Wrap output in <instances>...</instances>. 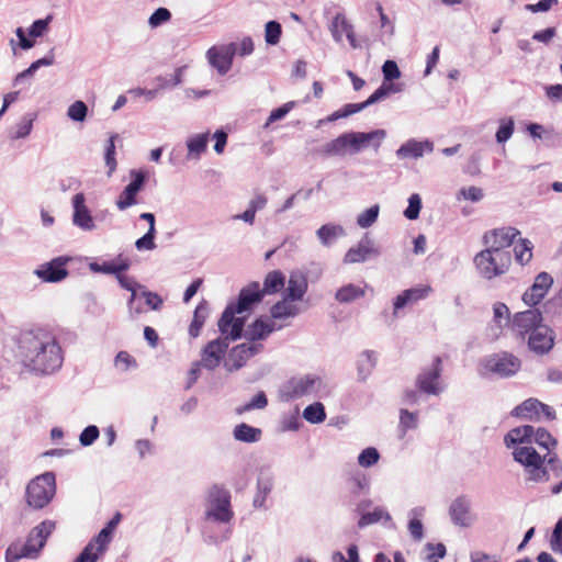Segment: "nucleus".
Wrapping results in <instances>:
<instances>
[{
  "label": "nucleus",
  "instance_id": "obj_53",
  "mask_svg": "<svg viewBox=\"0 0 562 562\" xmlns=\"http://www.w3.org/2000/svg\"><path fill=\"white\" fill-rule=\"evenodd\" d=\"M531 249V241L521 239V243L515 247L516 260L521 265L529 262L532 257Z\"/></svg>",
  "mask_w": 562,
  "mask_h": 562
},
{
  "label": "nucleus",
  "instance_id": "obj_55",
  "mask_svg": "<svg viewBox=\"0 0 562 562\" xmlns=\"http://www.w3.org/2000/svg\"><path fill=\"white\" fill-rule=\"evenodd\" d=\"M400 429L405 434L409 429L417 427V415L405 408L400 409Z\"/></svg>",
  "mask_w": 562,
  "mask_h": 562
},
{
  "label": "nucleus",
  "instance_id": "obj_59",
  "mask_svg": "<svg viewBox=\"0 0 562 562\" xmlns=\"http://www.w3.org/2000/svg\"><path fill=\"white\" fill-rule=\"evenodd\" d=\"M426 550L428 551L426 557L427 562H438L447 553L446 546L443 543H427Z\"/></svg>",
  "mask_w": 562,
  "mask_h": 562
},
{
  "label": "nucleus",
  "instance_id": "obj_23",
  "mask_svg": "<svg viewBox=\"0 0 562 562\" xmlns=\"http://www.w3.org/2000/svg\"><path fill=\"white\" fill-rule=\"evenodd\" d=\"M66 260L63 258H55L50 262L42 265L35 273L38 278L46 282H59L68 276L65 268Z\"/></svg>",
  "mask_w": 562,
  "mask_h": 562
},
{
  "label": "nucleus",
  "instance_id": "obj_11",
  "mask_svg": "<svg viewBox=\"0 0 562 562\" xmlns=\"http://www.w3.org/2000/svg\"><path fill=\"white\" fill-rule=\"evenodd\" d=\"M236 52L237 46L235 43L220 46L214 45L207 49L206 58L209 64L216 69L221 76H224L231 70Z\"/></svg>",
  "mask_w": 562,
  "mask_h": 562
},
{
  "label": "nucleus",
  "instance_id": "obj_58",
  "mask_svg": "<svg viewBox=\"0 0 562 562\" xmlns=\"http://www.w3.org/2000/svg\"><path fill=\"white\" fill-rule=\"evenodd\" d=\"M114 136H111L106 143L105 153H104V160L105 165L109 168L108 175L110 176L116 168V160H115V144H114Z\"/></svg>",
  "mask_w": 562,
  "mask_h": 562
},
{
  "label": "nucleus",
  "instance_id": "obj_64",
  "mask_svg": "<svg viewBox=\"0 0 562 562\" xmlns=\"http://www.w3.org/2000/svg\"><path fill=\"white\" fill-rule=\"evenodd\" d=\"M115 367L121 371H126L131 367L136 368V360L126 351H120L115 358Z\"/></svg>",
  "mask_w": 562,
  "mask_h": 562
},
{
  "label": "nucleus",
  "instance_id": "obj_56",
  "mask_svg": "<svg viewBox=\"0 0 562 562\" xmlns=\"http://www.w3.org/2000/svg\"><path fill=\"white\" fill-rule=\"evenodd\" d=\"M111 536L112 533L109 532L108 529L103 528L99 535L90 541L93 543L92 553H95L97 555L102 553L111 541Z\"/></svg>",
  "mask_w": 562,
  "mask_h": 562
},
{
  "label": "nucleus",
  "instance_id": "obj_57",
  "mask_svg": "<svg viewBox=\"0 0 562 562\" xmlns=\"http://www.w3.org/2000/svg\"><path fill=\"white\" fill-rule=\"evenodd\" d=\"M380 454L373 447L366 448L358 457L361 467L369 468L379 461Z\"/></svg>",
  "mask_w": 562,
  "mask_h": 562
},
{
  "label": "nucleus",
  "instance_id": "obj_54",
  "mask_svg": "<svg viewBox=\"0 0 562 562\" xmlns=\"http://www.w3.org/2000/svg\"><path fill=\"white\" fill-rule=\"evenodd\" d=\"M422 210V199L418 193H413L408 198V206L404 211V216L408 220H417Z\"/></svg>",
  "mask_w": 562,
  "mask_h": 562
},
{
  "label": "nucleus",
  "instance_id": "obj_18",
  "mask_svg": "<svg viewBox=\"0 0 562 562\" xmlns=\"http://www.w3.org/2000/svg\"><path fill=\"white\" fill-rule=\"evenodd\" d=\"M519 234L520 232L515 227L498 228L486 233L483 237V241L491 248H495L502 252H509L507 248L513 245Z\"/></svg>",
  "mask_w": 562,
  "mask_h": 562
},
{
  "label": "nucleus",
  "instance_id": "obj_42",
  "mask_svg": "<svg viewBox=\"0 0 562 562\" xmlns=\"http://www.w3.org/2000/svg\"><path fill=\"white\" fill-rule=\"evenodd\" d=\"M303 417L311 424H319L326 419L325 407L321 402H315L305 407Z\"/></svg>",
  "mask_w": 562,
  "mask_h": 562
},
{
  "label": "nucleus",
  "instance_id": "obj_25",
  "mask_svg": "<svg viewBox=\"0 0 562 562\" xmlns=\"http://www.w3.org/2000/svg\"><path fill=\"white\" fill-rule=\"evenodd\" d=\"M535 428L531 425H524L510 429L504 437V442L507 448L515 445L532 443Z\"/></svg>",
  "mask_w": 562,
  "mask_h": 562
},
{
  "label": "nucleus",
  "instance_id": "obj_41",
  "mask_svg": "<svg viewBox=\"0 0 562 562\" xmlns=\"http://www.w3.org/2000/svg\"><path fill=\"white\" fill-rule=\"evenodd\" d=\"M263 328L262 318H257L247 327L244 337L251 342L263 340L271 334V329Z\"/></svg>",
  "mask_w": 562,
  "mask_h": 562
},
{
  "label": "nucleus",
  "instance_id": "obj_24",
  "mask_svg": "<svg viewBox=\"0 0 562 562\" xmlns=\"http://www.w3.org/2000/svg\"><path fill=\"white\" fill-rule=\"evenodd\" d=\"M130 267V261L127 258L119 255L117 257L109 260H103L101 262H92L90 263V269L94 272H103L109 274H119L122 271L126 270Z\"/></svg>",
  "mask_w": 562,
  "mask_h": 562
},
{
  "label": "nucleus",
  "instance_id": "obj_9",
  "mask_svg": "<svg viewBox=\"0 0 562 562\" xmlns=\"http://www.w3.org/2000/svg\"><path fill=\"white\" fill-rule=\"evenodd\" d=\"M442 360L439 356L435 357L428 368H424L416 378V387L426 394L438 395L443 391L441 385Z\"/></svg>",
  "mask_w": 562,
  "mask_h": 562
},
{
  "label": "nucleus",
  "instance_id": "obj_62",
  "mask_svg": "<svg viewBox=\"0 0 562 562\" xmlns=\"http://www.w3.org/2000/svg\"><path fill=\"white\" fill-rule=\"evenodd\" d=\"M550 548L552 551L562 554V517L558 520L552 531Z\"/></svg>",
  "mask_w": 562,
  "mask_h": 562
},
{
  "label": "nucleus",
  "instance_id": "obj_16",
  "mask_svg": "<svg viewBox=\"0 0 562 562\" xmlns=\"http://www.w3.org/2000/svg\"><path fill=\"white\" fill-rule=\"evenodd\" d=\"M186 69V66L178 67L172 75L169 76H158L153 81V87H149L148 83L145 88H143V99L146 101L154 100L160 91L176 87L182 82V75Z\"/></svg>",
  "mask_w": 562,
  "mask_h": 562
},
{
  "label": "nucleus",
  "instance_id": "obj_44",
  "mask_svg": "<svg viewBox=\"0 0 562 562\" xmlns=\"http://www.w3.org/2000/svg\"><path fill=\"white\" fill-rule=\"evenodd\" d=\"M143 221H146L149 225L148 231L143 235V249L153 250L156 248L154 243L156 235L155 215L153 213H143Z\"/></svg>",
  "mask_w": 562,
  "mask_h": 562
},
{
  "label": "nucleus",
  "instance_id": "obj_8",
  "mask_svg": "<svg viewBox=\"0 0 562 562\" xmlns=\"http://www.w3.org/2000/svg\"><path fill=\"white\" fill-rule=\"evenodd\" d=\"M211 508L206 512V518L217 522H229L234 514L231 510V494L227 490L213 485L209 491Z\"/></svg>",
  "mask_w": 562,
  "mask_h": 562
},
{
  "label": "nucleus",
  "instance_id": "obj_17",
  "mask_svg": "<svg viewBox=\"0 0 562 562\" xmlns=\"http://www.w3.org/2000/svg\"><path fill=\"white\" fill-rule=\"evenodd\" d=\"M349 136L351 140V154H357L369 146L376 151L385 138L386 132L384 130H374L368 133L349 132Z\"/></svg>",
  "mask_w": 562,
  "mask_h": 562
},
{
  "label": "nucleus",
  "instance_id": "obj_50",
  "mask_svg": "<svg viewBox=\"0 0 562 562\" xmlns=\"http://www.w3.org/2000/svg\"><path fill=\"white\" fill-rule=\"evenodd\" d=\"M514 130L515 123L512 117L502 119L499 121V127L495 135L497 143L504 144L505 142H507L512 137Z\"/></svg>",
  "mask_w": 562,
  "mask_h": 562
},
{
  "label": "nucleus",
  "instance_id": "obj_37",
  "mask_svg": "<svg viewBox=\"0 0 562 562\" xmlns=\"http://www.w3.org/2000/svg\"><path fill=\"white\" fill-rule=\"evenodd\" d=\"M233 434L236 440L252 443L260 440L261 429L241 423L234 428Z\"/></svg>",
  "mask_w": 562,
  "mask_h": 562
},
{
  "label": "nucleus",
  "instance_id": "obj_60",
  "mask_svg": "<svg viewBox=\"0 0 562 562\" xmlns=\"http://www.w3.org/2000/svg\"><path fill=\"white\" fill-rule=\"evenodd\" d=\"M171 19V13L166 8H158L148 19V24L155 29L164 23L168 22Z\"/></svg>",
  "mask_w": 562,
  "mask_h": 562
},
{
  "label": "nucleus",
  "instance_id": "obj_49",
  "mask_svg": "<svg viewBox=\"0 0 562 562\" xmlns=\"http://www.w3.org/2000/svg\"><path fill=\"white\" fill-rule=\"evenodd\" d=\"M536 442L539 447L544 448L549 450L551 447L557 446V439L546 429V428H538L535 429L532 442Z\"/></svg>",
  "mask_w": 562,
  "mask_h": 562
},
{
  "label": "nucleus",
  "instance_id": "obj_1",
  "mask_svg": "<svg viewBox=\"0 0 562 562\" xmlns=\"http://www.w3.org/2000/svg\"><path fill=\"white\" fill-rule=\"evenodd\" d=\"M18 352L24 367L40 374L55 372L64 361L55 335L44 328L23 330L19 336Z\"/></svg>",
  "mask_w": 562,
  "mask_h": 562
},
{
  "label": "nucleus",
  "instance_id": "obj_45",
  "mask_svg": "<svg viewBox=\"0 0 562 562\" xmlns=\"http://www.w3.org/2000/svg\"><path fill=\"white\" fill-rule=\"evenodd\" d=\"M383 518L387 521L391 520V516L387 512H385L381 507H376L373 512L362 514L360 519L358 520V526L360 528H363L366 526L379 522Z\"/></svg>",
  "mask_w": 562,
  "mask_h": 562
},
{
  "label": "nucleus",
  "instance_id": "obj_30",
  "mask_svg": "<svg viewBox=\"0 0 562 562\" xmlns=\"http://www.w3.org/2000/svg\"><path fill=\"white\" fill-rule=\"evenodd\" d=\"M307 291V280L301 272H292L290 274L286 288V297L290 301H300Z\"/></svg>",
  "mask_w": 562,
  "mask_h": 562
},
{
  "label": "nucleus",
  "instance_id": "obj_14",
  "mask_svg": "<svg viewBox=\"0 0 562 562\" xmlns=\"http://www.w3.org/2000/svg\"><path fill=\"white\" fill-rule=\"evenodd\" d=\"M542 321L541 312L537 308H530L516 313L510 322V327L517 336L525 338L536 327L542 325Z\"/></svg>",
  "mask_w": 562,
  "mask_h": 562
},
{
  "label": "nucleus",
  "instance_id": "obj_10",
  "mask_svg": "<svg viewBox=\"0 0 562 562\" xmlns=\"http://www.w3.org/2000/svg\"><path fill=\"white\" fill-rule=\"evenodd\" d=\"M520 366V360L513 353L506 351L493 353L484 359L485 370L501 378H508L516 374Z\"/></svg>",
  "mask_w": 562,
  "mask_h": 562
},
{
  "label": "nucleus",
  "instance_id": "obj_20",
  "mask_svg": "<svg viewBox=\"0 0 562 562\" xmlns=\"http://www.w3.org/2000/svg\"><path fill=\"white\" fill-rule=\"evenodd\" d=\"M434 151V143L425 139L417 140L415 138H411L402 144L396 150V157L398 159H418L424 156L425 153Z\"/></svg>",
  "mask_w": 562,
  "mask_h": 562
},
{
  "label": "nucleus",
  "instance_id": "obj_46",
  "mask_svg": "<svg viewBox=\"0 0 562 562\" xmlns=\"http://www.w3.org/2000/svg\"><path fill=\"white\" fill-rule=\"evenodd\" d=\"M398 89L396 88V86L392 82L390 83H386V82H383L367 100H366V104L367 106H370L383 99H385L386 97H389L391 93L393 92H397Z\"/></svg>",
  "mask_w": 562,
  "mask_h": 562
},
{
  "label": "nucleus",
  "instance_id": "obj_26",
  "mask_svg": "<svg viewBox=\"0 0 562 562\" xmlns=\"http://www.w3.org/2000/svg\"><path fill=\"white\" fill-rule=\"evenodd\" d=\"M539 406H541V402L537 398L530 397L517 405L510 412V415L516 418L538 422L540 419Z\"/></svg>",
  "mask_w": 562,
  "mask_h": 562
},
{
  "label": "nucleus",
  "instance_id": "obj_39",
  "mask_svg": "<svg viewBox=\"0 0 562 562\" xmlns=\"http://www.w3.org/2000/svg\"><path fill=\"white\" fill-rule=\"evenodd\" d=\"M284 276L279 270L270 271L265 280H263V288L260 289L261 292L265 294H274L279 292L284 286Z\"/></svg>",
  "mask_w": 562,
  "mask_h": 562
},
{
  "label": "nucleus",
  "instance_id": "obj_5",
  "mask_svg": "<svg viewBox=\"0 0 562 562\" xmlns=\"http://www.w3.org/2000/svg\"><path fill=\"white\" fill-rule=\"evenodd\" d=\"M55 494V476L44 473L32 480L26 487L27 504L36 509L45 507Z\"/></svg>",
  "mask_w": 562,
  "mask_h": 562
},
{
  "label": "nucleus",
  "instance_id": "obj_15",
  "mask_svg": "<svg viewBox=\"0 0 562 562\" xmlns=\"http://www.w3.org/2000/svg\"><path fill=\"white\" fill-rule=\"evenodd\" d=\"M527 337L529 350L539 356L548 353L554 346V331L544 324L536 327Z\"/></svg>",
  "mask_w": 562,
  "mask_h": 562
},
{
  "label": "nucleus",
  "instance_id": "obj_21",
  "mask_svg": "<svg viewBox=\"0 0 562 562\" xmlns=\"http://www.w3.org/2000/svg\"><path fill=\"white\" fill-rule=\"evenodd\" d=\"M451 521L459 527H469L472 524L471 503L465 496L457 497L449 507Z\"/></svg>",
  "mask_w": 562,
  "mask_h": 562
},
{
  "label": "nucleus",
  "instance_id": "obj_47",
  "mask_svg": "<svg viewBox=\"0 0 562 562\" xmlns=\"http://www.w3.org/2000/svg\"><path fill=\"white\" fill-rule=\"evenodd\" d=\"M209 134H196L189 138L187 145L190 154H194L196 157H200L202 153L205 151L207 146Z\"/></svg>",
  "mask_w": 562,
  "mask_h": 562
},
{
  "label": "nucleus",
  "instance_id": "obj_40",
  "mask_svg": "<svg viewBox=\"0 0 562 562\" xmlns=\"http://www.w3.org/2000/svg\"><path fill=\"white\" fill-rule=\"evenodd\" d=\"M316 235L324 246H329L338 236L344 235V228L336 224H325L317 229Z\"/></svg>",
  "mask_w": 562,
  "mask_h": 562
},
{
  "label": "nucleus",
  "instance_id": "obj_51",
  "mask_svg": "<svg viewBox=\"0 0 562 562\" xmlns=\"http://www.w3.org/2000/svg\"><path fill=\"white\" fill-rule=\"evenodd\" d=\"M380 207L378 204L372 205L371 207L367 209L364 212L358 215L357 217V224L361 228H368L372 226L379 216Z\"/></svg>",
  "mask_w": 562,
  "mask_h": 562
},
{
  "label": "nucleus",
  "instance_id": "obj_29",
  "mask_svg": "<svg viewBox=\"0 0 562 562\" xmlns=\"http://www.w3.org/2000/svg\"><path fill=\"white\" fill-rule=\"evenodd\" d=\"M217 326L222 336L228 337V341L237 340L243 336V330L245 327V317H235L234 315L228 323H223L222 314L217 322Z\"/></svg>",
  "mask_w": 562,
  "mask_h": 562
},
{
  "label": "nucleus",
  "instance_id": "obj_22",
  "mask_svg": "<svg viewBox=\"0 0 562 562\" xmlns=\"http://www.w3.org/2000/svg\"><path fill=\"white\" fill-rule=\"evenodd\" d=\"M379 255V250L374 247L373 241L366 235L356 247L350 248L345 255L346 263L363 262L370 257Z\"/></svg>",
  "mask_w": 562,
  "mask_h": 562
},
{
  "label": "nucleus",
  "instance_id": "obj_27",
  "mask_svg": "<svg viewBox=\"0 0 562 562\" xmlns=\"http://www.w3.org/2000/svg\"><path fill=\"white\" fill-rule=\"evenodd\" d=\"M348 151L351 154V140L349 132L344 133L337 138L328 142L321 149V153L324 156H345Z\"/></svg>",
  "mask_w": 562,
  "mask_h": 562
},
{
  "label": "nucleus",
  "instance_id": "obj_13",
  "mask_svg": "<svg viewBox=\"0 0 562 562\" xmlns=\"http://www.w3.org/2000/svg\"><path fill=\"white\" fill-rule=\"evenodd\" d=\"M228 346V337H220L209 341L201 352V366L210 371L216 369L223 360Z\"/></svg>",
  "mask_w": 562,
  "mask_h": 562
},
{
  "label": "nucleus",
  "instance_id": "obj_63",
  "mask_svg": "<svg viewBox=\"0 0 562 562\" xmlns=\"http://www.w3.org/2000/svg\"><path fill=\"white\" fill-rule=\"evenodd\" d=\"M53 16L47 15L45 19L36 20L33 22L29 30V34L32 37H40L48 30V25L52 22Z\"/></svg>",
  "mask_w": 562,
  "mask_h": 562
},
{
  "label": "nucleus",
  "instance_id": "obj_48",
  "mask_svg": "<svg viewBox=\"0 0 562 562\" xmlns=\"http://www.w3.org/2000/svg\"><path fill=\"white\" fill-rule=\"evenodd\" d=\"M267 405H268V398H267L265 392L260 391L251 398L250 402L246 403L243 406L237 407L236 413L240 415V414H244L251 409H263Z\"/></svg>",
  "mask_w": 562,
  "mask_h": 562
},
{
  "label": "nucleus",
  "instance_id": "obj_19",
  "mask_svg": "<svg viewBox=\"0 0 562 562\" xmlns=\"http://www.w3.org/2000/svg\"><path fill=\"white\" fill-rule=\"evenodd\" d=\"M552 284L553 278L548 272H540L533 284L524 293L522 301L528 306H536L546 296Z\"/></svg>",
  "mask_w": 562,
  "mask_h": 562
},
{
  "label": "nucleus",
  "instance_id": "obj_38",
  "mask_svg": "<svg viewBox=\"0 0 562 562\" xmlns=\"http://www.w3.org/2000/svg\"><path fill=\"white\" fill-rule=\"evenodd\" d=\"M289 297L277 302L270 308L271 317L274 319H284L286 317H294L299 314V308L289 302Z\"/></svg>",
  "mask_w": 562,
  "mask_h": 562
},
{
  "label": "nucleus",
  "instance_id": "obj_2",
  "mask_svg": "<svg viewBox=\"0 0 562 562\" xmlns=\"http://www.w3.org/2000/svg\"><path fill=\"white\" fill-rule=\"evenodd\" d=\"M55 529V522L45 520L34 527L24 544L13 543L5 552L8 562H16L22 558H34L43 549L48 536Z\"/></svg>",
  "mask_w": 562,
  "mask_h": 562
},
{
  "label": "nucleus",
  "instance_id": "obj_6",
  "mask_svg": "<svg viewBox=\"0 0 562 562\" xmlns=\"http://www.w3.org/2000/svg\"><path fill=\"white\" fill-rule=\"evenodd\" d=\"M262 299L263 292L260 291L259 282H250L240 290L236 302L226 305L223 311V323H228L236 314L250 312L252 306L260 303Z\"/></svg>",
  "mask_w": 562,
  "mask_h": 562
},
{
  "label": "nucleus",
  "instance_id": "obj_31",
  "mask_svg": "<svg viewBox=\"0 0 562 562\" xmlns=\"http://www.w3.org/2000/svg\"><path fill=\"white\" fill-rule=\"evenodd\" d=\"M273 487V477L269 472H260L257 480V494L254 497V506L256 508L262 507L266 497L270 494Z\"/></svg>",
  "mask_w": 562,
  "mask_h": 562
},
{
  "label": "nucleus",
  "instance_id": "obj_32",
  "mask_svg": "<svg viewBox=\"0 0 562 562\" xmlns=\"http://www.w3.org/2000/svg\"><path fill=\"white\" fill-rule=\"evenodd\" d=\"M210 306L206 300H202L195 307L192 322L189 326V335L196 338L209 316Z\"/></svg>",
  "mask_w": 562,
  "mask_h": 562
},
{
  "label": "nucleus",
  "instance_id": "obj_52",
  "mask_svg": "<svg viewBox=\"0 0 562 562\" xmlns=\"http://www.w3.org/2000/svg\"><path fill=\"white\" fill-rule=\"evenodd\" d=\"M282 34L281 24L277 21H269L266 24L265 38L267 44L277 45L280 42Z\"/></svg>",
  "mask_w": 562,
  "mask_h": 562
},
{
  "label": "nucleus",
  "instance_id": "obj_33",
  "mask_svg": "<svg viewBox=\"0 0 562 562\" xmlns=\"http://www.w3.org/2000/svg\"><path fill=\"white\" fill-rule=\"evenodd\" d=\"M134 179L121 193L116 204L120 210H124L135 203V196L140 189V171L133 172Z\"/></svg>",
  "mask_w": 562,
  "mask_h": 562
},
{
  "label": "nucleus",
  "instance_id": "obj_7",
  "mask_svg": "<svg viewBox=\"0 0 562 562\" xmlns=\"http://www.w3.org/2000/svg\"><path fill=\"white\" fill-rule=\"evenodd\" d=\"M321 384L322 379L317 375L293 376L281 385L280 397L285 402L294 401L312 394Z\"/></svg>",
  "mask_w": 562,
  "mask_h": 562
},
{
  "label": "nucleus",
  "instance_id": "obj_61",
  "mask_svg": "<svg viewBox=\"0 0 562 562\" xmlns=\"http://www.w3.org/2000/svg\"><path fill=\"white\" fill-rule=\"evenodd\" d=\"M88 108L85 102L76 101L68 108V116L77 122H82L87 116Z\"/></svg>",
  "mask_w": 562,
  "mask_h": 562
},
{
  "label": "nucleus",
  "instance_id": "obj_12",
  "mask_svg": "<svg viewBox=\"0 0 562 562\" xmlns=\"http://www.w3.org/2000/svg\"><path fill=\"white\" fill-rule=\"evenodd\" d=\"M263 349L261 344H240L231 349L227 358L224 360V368L228 372H234L243 368L250 357L259 353Z\"/></svg>",
  "mask_w": 562,
  "mask_h": 562
},
{
  "label": "nucleus",
  "instance_id": "obj_35",
  "mask_svg": "<svg viewBox=\"0 0 562 562\" xmlns=\"http://www.w3.org/2000/svg\"><path fill=\"white\" fill-rule=\"evenodd\" d=\"M349 30H350V32H353L355 27L347 20L346 15L342 12L336 13L330 22V25H329V31H330V34H331L334 41L336 43H341L342 34L344 33H345V35L349 34Z\"/></svg>",
  "mask_w": 562,
  "mask_h": 562
},
{
  "label": "nucleus",
  "instance_id": "obj_28",
  "mask_svg": "<svg viewBox=\"0 0 562 562\" xmlns=\"http://www.w3.org/2000/svg\"><path fill=\"white\" fill-rule=\"evenodd\" d=\"M72 204L75 209L74 213V223L77 226H80L85 229H89L93 226L92 217L85 205V195L83 193L75 194L72 199Z\"/></svg>",
  "mask_w": 562,
  "mask_h": 562
},
{
  "label": "nucleus",
  "instance_id": "obj_3",
  "mask_svg": "<svg viewBox=\"0 0 562 562\" xmlns=\"http://www.w3.org/2000/svg\"><path fill=\"white\" fill-rule=\"evenodd\" d=\"M479 273L485 279H494L506 273L512 263L510 252H502L487 246L474 257Z\"/></svg>",
  "mask_w": 562,
  "mask_h": 562
},
{
  "label": "nucleus",
  "instance_id": "obj_4",
  "mask_svg": "<svg viewBox=\"0 0 562 562\" xmlns=\"http://www.w3.org/2000/svg\"><path fill=\"white\" fill-rule=\"evenodd\" d=\"M513 458L516 462L527 469L529 480L542 482L549 480V473L543 463L546 458L541 457L533 447L520 446L513 450Z\"/></svg>",
  "mask_w": 562,
  "mask_h": 562
},
{
  "label": "nucleus",
  "instance_id": "obj_36",
  "mask_svg": "<svg viewBox=\"0 0 562 562\" xmlns=\"http://www.w3.org/2000/svg\"><path fill=\"white\" fill-rule=\"evenodd\" d=\"M366 288L355 285L352 283L346 284L336 291L335 299L339 303H351L366 294Z\"/></svg>",
  "mask_w": 562,
  "mask_h": 562
},
{
  "label": "nucleus",
  "instance_id": "obj_34",
  "mask_svg": "<svg viewBox=\"0 0 562 562\" xmlns=\"http://www.w3.org/2000/svg\"><path fill=\"white\" fill-rule=\"evenodd\" d=\"M376 366V356L372 350H364L357 360L358 380L364 382Z\"/></svg>",
  "mask_w": 562,
  "mask_h": 562
},
{
  "label": "nucleus",
  "instance_id": "obj_43",
  "mask_svg": "<svg viewBox=\"0 0 562 562\" xmlns=\"http://www.w3.org/2000/svg\"><path fill=\"white\" fill-rule=\"evenodd\" d=\"M366 108H368L366 104V101L360 102V103H347L344 106H341L340 109H338L337 111H335L334 113H331L328 116V121L333 122V121H337L339 119L348 117L352 114H356V113L364 110Z\"/></svg>",
  "mask_w": 562,
  "mask_h": 562
}]
</instances>
